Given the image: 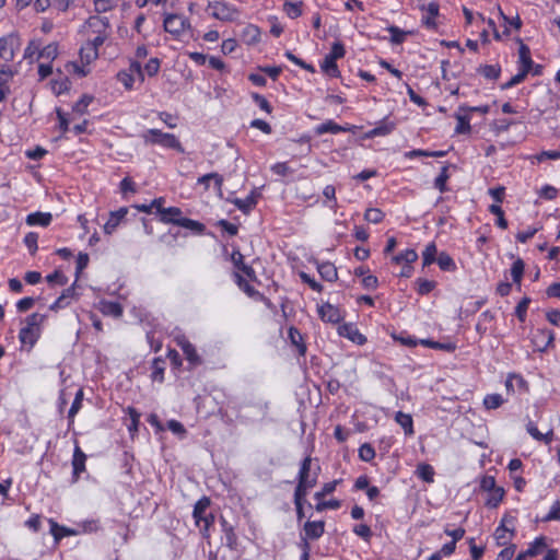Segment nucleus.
Instances as JSON below:
<instances>
[{"label":"nucleus","mask_w":560,"mask_h":560,"mask_svg":"<svg viewBox=\"0 0 560 560\" xmlns=\"http://www.w3.org/2000/svg\"><path fill=\"white\" fill-rule=\"evenodd\" d=\"M312 458L311 456H306L300 466L299 475H298V485L295 487L294 493L307 495L308 490L316 486L318 471L320 470L317 467L316 471H312L311 468Z\"/></svg>","instance_id":"obj_1"},{"label":"nucleus","mask_w":560,"mask_h":560,"mask_svg":"<svg viewBox=\"0 0 560 560\" xmlns=\"http://www.w3.org/2000/svg\"><path fill=\"white\" fill-rule=\"evenodd\" d=\"M145 144H159L163 148L184 152V148L179 140L173 133L162 132L159 129H149L142 135Z\"/></svg>","instance_id":"obj_2"},{"label":"nucleus","mask_w":560,"mask_h":560,"mask_svg":"<svg viewBox=\"0 0 560 560\" xmlns=\"http://www.w3.org/2000/svg\"><path fill=\"white\" fill-rule=\"evenodd\" d=\"M418 259V254L415 249H406L405 252L395 255L390 259L393 266V273L397 277L409 278L412 273V262Z\"/></svg>","instance_id":"obj_3"},{"label":"nucleus","mask_w":560,"mask_h":560,"mask_svg":"<svg viewBox=\"0 0 560 560\" xmlns=\"http://www.w3.org/2000/svg\"><path fill=\"white\" fill-rule=\"evenodd\" d=\"M207 10L212 18L222 22H234L240 16V11L236 7L222 0L209 2Z\"/></svg>","instance_id":"obj_4"},{"label":"nucleus","mask_w":560,"mask_h":560,"mask_svg":"<svg viewBox=\"0 0 560 560\" xmlns=\"http://www.w3.org/2000/svg\"><path fill=\"white\" fill-rule=\"evenodd\" d=\"M21 39L18 34L11 33L0 38V58L5 62L14 59L15 52L20 49Z\"/></svg>","instance_id":"obj_5"},{"label":"nucleus","mask_w":560,"mask_h":560,"mask_svg":"<svg viewBox=\"0 0 560 560\" xmlns=\"http://www.w3.org/2000/svg\"><path fill=\"white\" fill-rule=\"evenodd\" d=\"M163 26L165 32L179 36L185 30L190 27L189 21L179 14H166L164 18Z\"/></svg>","instance_id":"obj_6"},{"label":"nucleus","mask_w":560,"mask_h":560,"mask_svg":"<svg viewBox=\"0 0 560 560\" xmlns=\"http://www.w3.org/2000/svg\"><path fill=\"white\" fill-rule=\"evenodd\" d=\"M553 332L548 329H537L533 335V343L539 351H545L553 342Z\"/></svg>","instance_id":"obj_7"},{"label":"nucleus","mask_w":560,"mask_h":560,"mask_svg":"<svg viewBox=\"0 0 560 560\" xmlns=\"http://www.w3.org/2000/svg\"><path fill=\"white\" fill-rule=\"evenodd\" d=\"M547 547L546 537H537L529 547L521 552L515 560H528V558L539 555Z\"/></svg>","instance_id":"obj_8"},{"label":"nucleus","mask_w":560,"mask_h":560,"mask_svg":"<svg viewBox=\"0 0 560 560\" xmlns=\"http://www.w3.org/2000/svg\"><path fill=\"white\" fill-rule=\"evenodd\" d=\"M304 533L305 538H303V541L307 539H318L322 537L325 533V522L324 521H307L304 524Z\"/></svg>","instance_id":"obj_9"},{"label":"nucleus","mask_w":560,"mask_h":560,"mask_svg":"<svg viewBox=\"0 0 560 560\" xmlns=\"http://www.w3.org/2000/svg\"><path fill=\"white\" fill-rule=\"evenodd\" d=\"M240 38L247 46L256 45L260 42V30L254 24H247L241 32Z\"/></svg>","instance_id":"obj_10"},{"label":"nucleus","mask_w":560,"mask_h":560,"mask_svg":"<svg viewBox=\"0 0 560 560\" xmlns=\"http://www.w3.org/2000/svg\"><path fill=\"white\" fill-rule=\"evenodd\" d=\"M85 25L95 35L107 34V30L109 28V21L105 16L93 15L88 19Z\"/></svg>","instance_id":"obj_11"},{"label":"nucleus","mask_w":560,"mask_h":560,"mask_svg":"<svg viewBox=\"0 0 560 560\" xmlns=\"http://www.w3.org/2000/svg\"><path fill=\"white\" fill-rule=\"evenodd\" d=\"M40 336V328H32L28 326H25L21 328L19 332V339L22 345H28L30 348H33L34 345L37 342L38 338Z\"/></svg>","instance_id":"obj_12"},{"label":"nucleus","mask_w":560,"mask_h":560,"mask_svg":"<svg viewBox=\"0 0 560 560\" xmlns=\"http://www.w3.org/2000/svg\"><path fill=\"white\" fill-rule=\"evenodd\" d=\"M177 343L184 352L186 359L191 364L197 365L201 363L200 357L198 355L195 346L190 341H188L186 338H182L178 339Z\"/></svg>","instance_id":"obj_13"},{"label":"nucleus","mask_w":560,"mask_h":560,"mask_svg":"<svg viewBox=\"0 0 560 560\" xmlns=\"http://www.w3.org/2000/svg\"><path fill=\"white\" fill-rule=\"evenodd\" d=\"M85 460L86 455L78 445H75L72 458L74 481H77L79 479L80 474L85 470Z\"/></svg>","instance_id":"obj_14"},{"label":"nucleus","mask_w":560,"mask_h":560,"mask_svg":"<svg viewBox=\"0 0 560 560\" xmlns=\"http://www.w3.org/2000/svg\"><path fill=\"white\" fill-rule=\"evenodd\" d=\"M127 213L128 209L126 207L119 208L117 211L110 212V217L104 225V232L106 234H112Z\"/></svg>","instance_id":"obj_15"},{"label":"nucleus","mask_w":560,"mask_h":560,"mask_svg":"<svg viewBox=\"0 0 560 560\" xmlns=\"http://www.w3.org/2000/svg\"><path fill=\"white\" fill-rule=\"evenodd\" d=\"M319 316L323 320L328 323H338L341 319V314L339 308L336 306L326 303L322 305L318 310Z\"/></svg>","instance_id":"obj_16"},{"label":"nucleus","mask_w":560,"mask_h":560,"mask_svg":"<svg viewBox=\"0 0 560 560\" xmlns=\"http://www.w3.org/2000/svg\"><path fill=\"white\" fill-rule=\"evenodd\" d=\"M221 527L225 538V546L231 550L237 547V536L234 532V527L224 517H221Z\"/></svg>","instance_id":"obj_17"},{"label":"nucleus","mask_w":560,"mask_h":560,"mask_svg":"<svg viewBox=\"0 0 560 560\" xmlns=\"http://www.w3.org/2000/svg\"><path fill=\"white\" fill-rule=\"evenodd\" d=\"M520 42V49H518V57H520V69L524 70V72H529L533 69L534 61L530 57V50L527 45H525L521 39Z\"/></svg>","instance_id":"obj_18"},{"label":"nucleus","mask_w":560,"mask_h":560,"mask_svg":"<svg viewBox=\"0 0 560 560\" xmlns=\"http://www.w3.org/2000/svg\"><path fill=\"white\" fill-rule=\"evenodd\" d=\"M52 220V215L49 212H33L30 213L26 217V224L27 225H40V226H48Z\"/></svg>","instance_id":"obj_19"},{"label":"nucleus","mask_w":560,"mask_h":560,"mask_svg":"<svg viewBox=\"0 0 560 560\" xmlns=\"http://www.w3.org/2000/svg\"><path fill=\"white\" fill-rule=\"evenodd\" d=\"M210 499L208 497H202L201 499H199L195 506H194V512H192V516L195 518V522L197 524L198 527H201V520L203 516H206V511L207 509L210 506Z\"/></svg>","instance_id":"obj_20"},{"label":"nucleus","mask_w":560,"mask_h":560,"mask_svg":"<svg viewBox=\"0 0 560 560\" xmlns=\"http://www.w3.org/2000/svg\"><path fill=\"white\" fill-rule=\"evenodd\" d=\"M182 219V210L177 207H170L161 211L160 220L163 223H173L179 226V222Z\"/></svg>","instance_id":"obj_21"},{"label":"nucleus","mask_w":560,"mask_h":560,"mask_svg":"<svg viewBox=\"0 0 560 560\" xmlns=\"http://www.w3.org/2000/svg\"><path fill=\"white\" fill-rule=\"evenodd\" d=\"M347 130H348V128L342 127V126L336 124L334 120H327V121L316 126L315 133L317 136H322L324 133L336 135V133L343 132V131H347Z\"/></svg>","instance_id":"obj_22"},{"label":"nucleus","mask_w":560,"mask_h":560,"mask_svg":"<svg viewBox=\"0 0 560 560\" xmlns=\"http://www.w3.org/2000/svg\"><path fill=\"white\" fill-rule=\"evenodd\" d=\"M395 421L402 428L405 435L409 436L413 434V420L409 413L401 411L396 412Z\"/></svg>","instance_id":"obj_23"},{"label":"nucleus","mask_w":560,"mask_h":560,"mask_svg":"<svg viewBox=\"0 0 560 560\" xmlns=\"http://www.w3.org/2000/svg\"><path fill=\"white\" fill-rule=\"evenodd\" d=\"M505 387H506L508 392H514L515 387L520 392H524L525 393V392L528 390L527 382L521 375H516V374H511L506 378Z\"/></svg>","instance_id":"obj_24"},{"label":"nucleus","mask_w":560,"mask_h":560,"mask_svg":"<svg viewBox=\"0 0 560 560\" xmlns=\"http://www.w3.org/2000/svg\"><path fill=\"white\" fill-rule=\"evenodd\" d=\"M50 533L54 536L55 541H59L61 538L70 535H75L77 532L65 526H60L54 520H49Z\"/></svg>","instance_id":"obj_25"},{"label":"nucleus","mask_w":560,"mask_h":560,"mask_svg":"<svg viewBox=\"0 0 560 560\" xmlns=\"http://www.w3.org/2000/svg\"><path fill=\"white\" fill-rule=\"evenodd\" d=\"M317 270L320 277L326 281H335L337 279V269L335 265L329 261L318 264Z\"/></svg>","instance_id":"obj_26"},{"label":"nucleus","mask_w":560,"mask_h":560,"mask_svg":"<svg viewBox=\"0 0 560 560\" xmlns=\"http://www.w3.org/2000/svg\"><path fill=\"white\" fill-rule=\"evenodd\" d=\"M455 118L457 120V126L455 128L456 133H468L470 132V124H469V116L466 114V110H459L455 114Z\"/></svg>","instance_id":"obj_27"},{"label":"nucleus","mask_w":560,"mask_h":560,"mask_svg":"<svg viewBox=\"0 0 560 560\" xmlns=\"http://www.w3.org/2000/svg\"><path fill=\"white\" fill-rule=\"evenodd\" d=\"M288 334L291 343L298 348V351L301 355H304L306 352V346L303 342V337L299 329L295 327H290Z\"/></svg>","instance_id":"obj_28"},{"label":"nucleus","mask_w":560,"mask_h":560,"mask_svg":"<svg viewBox=\"0 0 560 560\" xmlns=\"http://www.w3.org/2000/svg\"><path fill=\"white\" fill-rule=\"evenodd\" d=\"M339 334L341 336L348 337L350 340L357 343H363L365 338L352 326L343 325L339 327Z\"/></svg>","instance_id":"obj_29"},{"label":"nucleus","mask_w":560,"mask_h":560,"mask_svg":"<svg viewBox=\"0 0 560 560\" xmlns=\"http://www.w3.org/2000/svg\"><path fill=\"white\" fill-rule=\"evenodd\" d=\"M513 530H510L505 527L504 524H501L494 532V538L499 546H505L511 540L513 536Z\"/></svg>","instance_id":"obj_30"},{"label":"nucleus","mask_w":560,"mask_h":560,"mask_svg":"<svg viewBox=\"0 0 560 560\" xmlns=\"http://www.w3.org/2000/svg\"><path fill=\"white\" fill-rule=\"evenodd\" d=\"M101 311L104 315L116 318L122 315V307L117 302H102Z\"/></svg>","instance_id":"obj_31"},{"label":"nucleus","mask_w":560,"mask_h":560,"mask_svg":"<svg viewBox=\"0 0 560 560\" xmlns=\"http://www.w3.org/2000/svg\"><path fill=\"white\" fill-rule=\"evenodd\" d=\"M232 203L242 212L248 213L256 206V199L254 195H249L245 199L235 198Z\"/></svg>","instance_id":"obj_32"},{"label":"nucleus","mask_w":560,"mask_h":560,"mask_svg":"<svg viewBox=\"0 0 560 560\" xmlns=\"http://www.w3.org/2000/svg\"><path fill=\"white\" fill-rule=\"evenodd\" d=\"M524 267H525V264H524L523 259L517 258L513 262L512 268H511V276H512L513 282L517 284L518 289H521V281H522L523 275H524Z\"/></svg>","instance_id":"obj_33"},{"label":"nucleus","mask_w":560,"mask_h":560,"mask_svg":"<svg viewBox=\"0 0 560 560\" xmlns=\"http://www.w3.org/2000/svg\"><path fill=\"white\" fill-rule=\"evenodd\" d=\"M504 489L501 487L499 489H494L488 492V498L486 500V505L490 509L497 508L504 497Z\"/></svg>","instance_id":"obj_34"},{"label":"nucleus","mask_w":560,"mask_h":560,"mask_svg":"<svg viewBox=\"0 0 560 560\" xmlns=\"http://www.w3.org/2000/svg\"><path fill=\"white\" fill-rule=\"evenodd\" d=\"M436 245L435 243H430L425 246L424 252L422 253V266L427 267L433 264L436 260Z\"/></svg>","instance_id":"obj_35"},{"label":"nucleus","mask_w":560,"mask_h":560,"mask_svg":"<svg viewBox=\"0 0 560 560\" xmlns=\"http://www.w3.org/2000/svg\"><path fill=\"white\" fill-rule=\"evenodd\" d=\"M387 31L390 34V38H389L390 42L393 44H397V45L404 43L406 40V37L411 34V32L402 31L399 27L394 26V25L387 27Z\"/></svg>","instance_id":"obj_36"},{"label":"nucleus","mask_w":560,"mask_h":560,"mask_svg":"<svg viewBox=\"0 0 560 560\" xmlns=\"http://www.w3.org/2000/svg\"><path fill=\"white\" fill-rule=\"evenodd\" d=\"M57 56H58V44L50 43L40 49V51L38 52L37 59L43 58V59L52 61L57 58Z\"/></svg>","instance_id":"obj_37"},{"label":"nucleus","mask_w":560,"mask_h":560,"mask_svg":"<svg viewBox=\"0 0 560 560\" xmlns=\"http://www.w3.org/2000/svg\"><path fill=\"white\" fill-rule=\"evenodd\" d=\"M478 72L487 79H498L501 72L499 65H486L478 68Z\"/></svg>","instance_id":"obj_38"},{"label":"nucleus","mask_w":560,"mask_h":560,"mask_svg":"<svg viewBox=\"0 0 560 560\" xmlns=\"http://www.w3.org/2000/svg\"><path fill=\"white\" fill-rule=\"evenodd\" d=\"M417 475L425 482H432L434 477L433 467L429 464H420L417 468Z\"/></svg>","instance_id":"obj_39"},{"label":"nucleus","mask_w":560,"mask_h":560,"mask_svg":"<svg viewBox=\"0 0 560 560\" xmlns=\"http://www.w3.org/2000/svg\"><path fill=\"white\" fill-rule=\"evenodd\" d=\"M213 179L218 189H221L223 177L218 173H209L198 178V184L205 185L206 189L209 187V182Z\"/></svg>","instance_id":"obj_40"},{"label":"nucleus","mask_w":560,"mask_h":560,"mask_svg":"<svg viewBox=\"0 0 560 560\" xmlns=\"http://www.w3.org/2000/svg\"><path fill=\"white\" fill-rule=\"evenodd\" d=\"M152 378L154 381L163 382L164 361L161 358H155L152 362Z\"/></svg>","instance_id":"obj_41"},{"label":"nucleus","mask_w":560,"mask_h":560,"mask_svg":"<svg viewBox=\"0 0 560 560\" xmlns=\"http://www.w3.org/2000/svg\"><path fill=\"white\" fill-rule=\"evenodd\" d=\"M322 70L330 77L339 75V70H338L336 60L328 56L325 57V59L322 63Z\"/></svg>","instance_id":"obj_42"},{"label":"nucleus","mask_w":560,"mask_h":560,"mask_svg":"<svg viewBox=\"0 0 560 560\" xmlns=\"http://www.w3.org/2000/svg\"><path fill=\"white\" fill-rule=\"evenodd\" d=\"M107 38V34L96 35L93 39L88 43L90 49L92 50V59H96L98 57V48L104 44Z\"/></svg>","instance_id":"obj_43"},{"label":"nucleus","mask_w":560,"mask_h":560,"mask_svg":"<svg viewBox=\"0 0 560 560\" xmlns=\"http://www.w3.org/2000/svg\"><path fill=\"white\" fill-rule=\"evenodd\" d=\"M527 432L537 441H544L546 443H549L552 438V431H549L546 434H542L538 431V429L534 425L533 422H529L527 424Z\"/></svg>","instance_id":"obj_44"},{"label":"nucleus","mask_w":560,"mask_h":560,"mask_svg":"<svg viewBox=\"0 0 560 560\" xmlns=\"http://www.w3.org/2000/svg\"><path fill=\"white\" fill-rule=\"evenodd\" d=\"M529 304H530V299L528 296H524L515 307V315L522 323H524L526 319V313H527Z\"/></svg>","instance_id":"obj_45"},{"label":"nucleus","mask_w":560,"mask_h":560,"mask_svg":"<svg viewBox=\"0 0 560 560\" xmlns=\"http://www.w3.org/2000/svg\"><path fill=\"white\" fill-rule=\"evenodd\" d=\"M489 211L497 215V225L503 230H505L508 228V221L506 219L504 218V211L502 210V208L499 206V205H491L489 207Z\"/></svg>","instance_id":"obj_46"},{"label":"nucleus","mask_w":560,"mask_h":560,"mask_svg":"<svg viewBox=\"0 0 560 560\" xmlns=\"http://www.w3.org/2000/svg\"><path fill=\"white\" fill-rule=\"evenodd\" d=\"M179 226L188 229L197 234L202 233L205 230V225L202 223L188 218L182 219L179 222Z\"/></svg>","instance_id":"obj_47"},{"label":"nucleus","mask_w":560,"mask_h":560,"mask_svg":"<svg viewBox=\"0 0 560 560\" xmlns=\"http://www.w3.org/2000/svg\"><path fill=\"white\" fill-rule=\"evenodd\" d=\"M82 399H83V392L80 389L75 397H74V400L72 401V405L69 409V412H68V419L70 422H73V419L75 417V415L78 413V411L80 410L81 406H82Z\"/></svg>","instance_id":"obj_48"},{"label":"nucleus","mask_w":560,"mask_h":560,"mask_svg":"<svg viewBox=\"0 0 560 560\" xmlns=\"http://www.w3.org/2000/svg\"><path fill=\"white\" fill-rule=\"evenodd\" d=\"M417 291L421 295L429 294L436 285L435 281L419 278L417 280Z\"/></svg>","instance_id":"obj_49"},{"label":"nucleus","mask_w":560,"mask_h":560,"mask_svg":"<svg viewBox=\"0 0 560 560\" xmlns=\"http://www.w3.org/2000/svg\"><path fill=\"white\" fill-rule=\"evenodd\" d=\"M301 5L302 2H285L283 5V10L289 18L296 19L302 14Z\"/></svg>","instance_id":"obj_50"},{"label":"nucleus","mask_w":560,"mask_h":560,"mask_svg":"<svg viewBox=\"0 0 560 560\" xmlns=\"http://www.w3.org/2000/svg\"><path fill=\"white\" fill-rule=\"evenodd\" d=\"M503 404V398L500 394L487 395L483 399V405L487 409L499 408Z\"/></svg>","instance_id":"obj_51"},{"label":"nucleus","mask_w":560,"mask_h":560,"mask_svg":"<svg viewBox=\"0 0 560 560\" xmlns=\"http://www.w3.org/2000/svg\"><path fill=\"white\" fill-rule=\"evenodd\" d=\"M117 80L125 86L126 90H131L133 88L136 77L131 75V73L127 72L126 70H121L117 73Z\"/></svg>","instance_id":"obj_52"},{"label":"nucleus","mask_w":560,"mask_h":560,"mask_svg":"<svg viewBox=\"0 0 560 560\" xmlns=\"http://www.w3.org/2000/svg\"><path fill=\"white\" fill-rule=\"evenodd\" d=\"M93 97L84 94L72 107L74 113L83 115L86 112V107L92 103Z\"/></svg>","instance_id":"obj_53"},{"label":"nucleus","mask_w":560,"mask_h":560,"mask_svg":"<svg viewBox=\"0 0 560 560\" xmlns=\"http://www.w3.org/2000/svg\"><path fill=\"white\" fill-rule=\"evenodd\" d=\"M46 317H47L46 315L33 313L26 317V319H25L26 326L32 327V328H40V326L45 322Z\"/></svg>","instance_id":"obj_54"},{"label":"nucleus","mask_w":560,"mask_h":560,"mask_svg":"<svg viewBox=\"0 0 560 560\" xmlns=\"http://www.w3.org/2000/svg\"><path fill=\"white\" fill-rule=\"evenodd\" d=\"M527 74H528V72H524V70L520 69L518 73L513 75L508 82L502 84L501 89L508 90V89H511V88L520 84L521 82H523L525 80Z\"/></svg>","instance_id":"obj_55"},{"label":"nucleus","mask_w":560,"mask_h":560,"mask_svg":"<svg viewBox=\"0 0 560 560\" xmlns=\"http://www.w3.org/2000/svg\"><path fill=\"white\" fill-rule=\"evenodd\" d=\"M421 343L430 347V348H433V349H440V350H444V351H447V352H453L455 349H456V346L452 342H447V343H441V342H438V341H431V340H421Z\"/></svg>","instance_id":"obj_56"},{"label":"nucleus","mask_w":560,"mask_h":560,"mask_svg":"<svg viewBox=\"0 0 560 560\" xmlns=\"http://www.w3.org/2000/svg\"><path fill=\"white\" fill-rule=\"evenodd\" d=\"M375 456V451L371 444L364 443L359 448V457L364 462H370Z\"/></svg>","instance_id":"obj_57"},{"label":"nucleus","mask_w":560,"mask_h":560,"mask_svg":"<svg viewBox=\"0 0 560 560\" xmlns=\"http://www.w3.org/2000/svg\"><path fill=\"white\" fill-rule=\"evenodd\" d=\"M253 101L259 106L260 109L266 112L267 114H270L272 112V107L270 103L267 101V98L264 95H260L258 93L252 94Z\"/></svg>","instance_id":"obj_58"},{"label":"nucleus","mask_w":560,"mask_h":560,"mask_svg":"<svg viewBox=\"0 0 560 560\" xmlns=\"http://www.w3.org/2000/svg\"><path fill=\"white\" fill-rule=\"evenodd\" d=\"M40 51V43L37 40H31L24 50V59L32 60L35 55L38 56Z\"/></svg>","instance_id":"obj_59"},{"label":"nucleus","mask_w":560,"mask_h":560,"mask_svg":"<svg viewBox=\"0 0 560 560\" xmlns=\"http://www.w3.org/2000/svg\"><path fill=\"white\" fill-rule=\"evenodd\" d=\"M448 179L447 167H442L440 175L434 180V187L441 192L446 190V180Z\"/></svg>","instance_id":"obj_60"},{"label":"nucleus","mask_w":560,"mask_h":560,"mask_svg":"<svg viewBox=\"0 0 560 560\" xmlns=\"http://www.w3.org/2000/svg\"><path fill=\"white\" fill-rule=\"evenodd\" d=\"M364 218L371 223H380L383 220V212L376 208H370L365 211Z\"/></svg>","instance_id":"obj_61"},{"label":"nucleus","mask_w":560,"mask_h":560,"mask_svg":"<svg viewBox=\"0 0 560 560\" xmlns=\"http://www.w3.org/2000/svg\"><path fill=\"white\" fill-rule=\"evenodd\" d=\"M436 261L442 270H451L455 266L452 257L445 253H441Z\"/></svg>","instance_id":"obj_62"},{"label":"nucleus","mask_w":560,"mask_h":560,"mask_svg":"<svg viewBox=\"0 0 560 560\" xmlns=\"http://www.w3.org/2000/svg\"><path fill=\"white\" fill-rule=\"evenodd\" d=\"M160 70V60L158 58H151L144 66L143 72L149 77H154Z\"/></svg>","instance_id":"obj_63"},{"label":"nucleus","mask_w":560,"mask_h":560,"mask_svg":"<svg viewBox=\"0 0 560 560\" xmlns=\"http://www.w3.org/2000/svg\"><path fill=\"white\" fill-rule=\"evenodd\" d=\"M544 522L560 521V501L551 506L549 513L542 518Z\"/></svg>","instance_id":"obj_64"}]
</instances>
